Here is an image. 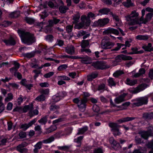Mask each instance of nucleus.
<instances>
[{"label":"nucleus","instance_id":"a878e982","mask_svg":"<svg viewBox=\"0 0 153 153\" xmlns=\"http://www.w3.org/2000/svg\"><path fill=\"white\" fill-rule=\"evenodd\" d=\"M97 75L98 74L97 73H93L88 76L87 79L88 81H91L93 79L97 77Z\"/></svg>","mask_w":153,"mask_h":153},{"label":"nucleus","instance_id":"5fc2aeb1","mask_svg":"<svg viewBox=\"0 0 153 153\" xmlns=\"http://www.w3.org/2000/svg\"><path fill=\"white\" fill-rule=\"evenodd\" d=\"M67 67V65L65 64L61 65L59 66L58 68V70L59 71H62L65 70Z\"/></svg>","mask_w":153,"mask_h":153},{"label":"nucleus","instance_id":"79ce46f5","mask_svg":"<svg viewBox=\"0 0 153 153\" xmlns=\"http://www.w3.org/2000/svg\"><path fill=\"white\" fill-rule=\"evenodd\" d=\"M108 85L111 86H114L116 85L114 80L112 78H109L108 80Z\"/></svg>","mask_w":153,"mask_h":153},{"label":"nucleus","instance_id":"3c124183","mask_svg":"<svg viewBox=\"0 0 153 153\" xmlns=\"http://www.w3.org/2000/svg\"><path fill=\"white\" fill-rule=\"evenodd\" d=\"M44 24V23H43L42 22L38 23L36 26V28H39V29L37 30L39 31H40L41 29L42 28Z\"/></svg>","mask_w":153,"mask_h":153},{"label":"nucleus","instance_id":"4c0bfd02","mask_svg":"<svg viewBox=\"0 0 153 153\" xmlns=\"http://www.w3.org/2000/svg\"><path fill=\"white\" fill-rule=\"evenodd\" d=\"M123 74L124 72L122 71L118 70L114 72L113 74V75L114 77H117Z\"/></svg>","mask_w":153,"mask_h":153},{"label":"nucleus","instance_id":"c03bdc74","mask_svg":"<svg viewBox=\"0 0 153 153\" xmlns=\"http://www.w3.org/2000/svg\"><path fill=\"white\" fill-rule=\"evenodd\" d=\"M20 12L19 11H17L11 13L10 16L11 17L16 18L20 15Z\"/></svg>","mask_w":153,"mask_h":153},{"label":"nucleus","instance_id":"6ab92c4d","mask_svg":"<svg viewBox=\"0 0 153 153\" xmlns=\"http://www.w3.org/2000/svg\"><path fill=\"white\" fill-rule=\"evenodd\" d=\"M138 49L136 48H131V50L132 51V52L129 53H126V51H123L122 53H126L127 54L131 55L133 54H137V53H142L143 52V51H138Z\"/></svg>","mask_w":153,"mask_h":153},{"label":"nucleus","instance_id":"9b49d317","mask_svg":"<svg viewBox=\"0 0 153 153\" xmlns=\"http://www.w3.org/2000/svg\"><path fill=\"white\" fill-rule=\"evenodd\" d=\"M66 94L65 92H60L52 97V100L53 101L56 102L62 99Z\"/></svg>","mask_w":153,"mask_h":153},{"label":"nucleus","instance_id":"37998d69","mask_svg":"<svg viewBox=\"0 0 153 153\" xmlns=\"http://www.w3.org/2000/svg\"><path fill=\"white\" fill-rule=\"evenodd\" d=\"M80 15L79 14H77L75 15L73 17L74 23H76L78 22L79 19Z\"/></svg>","mask_w":153,"mask_h":153},{"label":"nucleus","instance_id":"338daca9","mask_svg":"<svg viewBox=\"0 0 153 153\" xmlns=\"http://www.w3.org/2000/svg\"><path fill=\"white\" fill-rule=\"evenodd\" d=\"M73 28L72 25H68L66 27V30L68 32H70L71 31Z\"/></svg>","mask_w":153,"mask_h":153},{"label":"nucleus","instance_id":"423d86ee","mask_svg":"<svg viewBox=\"0 0 153 153\" xmlns=\"http://www.w3.org/2000/svg\"><path fill=\"white\" fill-rule=\"evenodd\" d=\"M109 126L111 128V131L115 136L119 135L121 134L118 129V127L117 124L114 123H110Z\"/></svg>","mask_w":153,"mask_h":153},{"label":"nucleus","instance_id":"680f3d73","mask_svg":"<svg viewBox=\"0 0 153 153\" xmlns=\"http://www.w3.org/2000/svg\"><path fill=\"white\" fill-rule=\"evenodd\" d=\"M69 76L72 78H74L76 77V73L75 72H73L69 74Z\"/></svg>","mask_w":153,"mask_h":153},{"label":"nucleus","instance_id":"a211bd4d","mask_svg":"<svg viewBox=\"0 0 153 153\" xmlns=\"http://www.w3.org/2000/svg\"><path fill=\"white\" fill-rule=\"evenodd\" d=\"M125 82L127 85L133 86L137 83V81L136 79H131L129 78H127Z\"/></svg>","mask_w":153,"mask_h":153},{"label":"nucleus","instance_id":"ddd939ff","mask_svg":"<svg viewBox=\"0 0 153 153\" xmlns=\"http://www.w3.org/2000/svg\"><path fill=\"white\" fill-rule=\"evenodd\" d=\"M36 120V119H34L28 123L22 124L21 125L20 128L23 129L24 130H26L30 127L33 124L35 123Z\"/></svg>","mask_w":153,"mask_h":153},{"label":"nucleus","instance_id":"412c9836","mask_svg":"<svg viewBox=\"0 0 153 153\" xmlns=\"http://www.w3.org/2000/svg\"><path fill=\"white\" fill-rule=\"evenodd\" d=\"M4 42L7 45H13L15 44V41L12 37H10L7 40H4Z\"/></svg>","mask_w":153,"mask_h":153},{"label":"nucleus","instance_id":"aec40b11","mask_svg":"<svg viewBox=\"0 0 153 153\" xmlns=\"http://www.w3.org/2000/svg\"><path fill=\"white\" fill-rule=\"evenodd\" d=\"M91 59L88 56H85L83 58H81V62L84 64H89L91 62Z\"/></svg>","mask_w":153,"mask_h":153},{"label":"nucleus","instance_id":"dca6fc26","mask_svg":"<svg viewBox=\"0 0 153 153\" xmlns=\"http://www.w3.org/2000/svg\"><path fill=\"white\" fill-rule=\"evenodd\" d=\"M127 95L126 93H123L120 96L116 98L114 100L115 103L118 104L124 101V98Z\"/></svg>","mask_w":153,"mask_h":153},{"label":"nucleus","instance_id":"603ef678","mask_svg":"<svg viewBox=\"0 0 153 153\" xmlns=\"http://www.w3.org/2000/svg\"><path fill=\"white\" fill-rule=\"evenodd\" d=\"M45 99V97L44 95H41L37 97L35 100L38 101L44 100Z\"/></svg>","mask_w":153,"mask_h":153},{"label":"nucleus","instance_id":"7ed1b4c3","mask_svg":"<svg viewBox=\"0 0 153 153\" xmlns=\"http://www.w3.org/2000/svg\"><path fill=\"white\" fill-rule=\"evenodd\" d=\"M81 22L76 24L74 28L76 29H80L84 26H88L90 24V19L87 16L85 15L82 16L81 18Z\"/></svg>","mask_w":153,"mask_h":153},{"label":"nucleus","instance_id":"f03ea898","mask_svg":"<svg viewBox=\"0 0 153 153\" xmlns=\"http://www.w3.org/2000/svg\"><path fill=\"white\" fill-rule=\"evenodd\" d=\"M139 13L135 11H133L129 15L125 16L126 20L128 22L130 25H134L137 24L140 25L141 21L139 19Z\"/></svg>","mask_w":153,"mask_h":153},{"label":"nucleus","instance_id":"09e8293b","mask_svg":"<svg viewBox=\"0 0 153 153\" xmlns=\"http://www.w3.org/2000/svg\"><path fill=\"white\" fill-rule=\"evenodd\" d=\"M59 108V107L56 105H52L51 106L50 110L51 111H54L56 114L58 113L57 110Z\"/></svg>","mask_w":153,"mask_h":153},{"label":"nucleus","instance_id":"f3484780","mask_svg":"<svg viewBox=\"0 0 153 153\" xmlns=\"http://www.w3.org/2000/svg\"><path fill=\"white\" fill-rule=\"evenodd\" d=\"M65 51L68 54L72 55L74 53L75 49L74 47L70 45L65 48Z\"/></svg>","mask_w":153,"mask_h":153},{"label":"nucleus","instance_id":"e433bc0d","mask_svg":"<svg viewBox=\"0 0 153 153\" xmlns=\"http://www.w3.org/2000/svg\"><path fill=\"white\" fill-rule=\"evenodd\" d=\"M39 113V111L37 109L34 110L33 111L31 110L29 111V115L30 117H32L33 116L37 115Z\"/></svg>","mask_w":153,"mask_h":153},{"label":"nucleus","instance_id":"de8ad7c7","mask_svg":"<svg viewBox=\"0 0 153 153\" xmlns=\"http://www.w3.org/2000/svg\"><path fill=\"white\" fill-rule=\"evenodd\" d=\"M89 43L88 41L87 40H83L81 45V46L82 48H85L88 46Z\"/></svg>","mask_w":153,"mask_h":153},{"label":"nucleus","instance_id":"1a4fd4ad","mask_svg":"<svg viewBox=\"0 0 153 153\" xmlns=\"http://www.w3.org/2000/svg\"><path fill=\"white\" fill-rule=\"evenodd\" d=\"M92 65L96 68L103 69L107 68L105 63L104 62H96L92 63Z\"/></svg>","mask_w":153,"mask_h":153},{"label":"nucleus","instance_id":"8fccbe9b","mask_svg":"<svg viewBox=\"0 0 153 153\" xmlns=\"http://www.w3.org/2000/svg\"><path fill=\"white\" fill-rule=\"evenodd\" d=\"M68 9V8L65 6H61L59 7V11L62 13H65Z\"/></svg>","mask_w":153,"mask_h":153},{"label":"nucleus","instance_id":"49530a36","mask_svg":"<svg viewBox=\"0 0 153 153\" xmlns=\"http://www.w3.org/2000/svg\"><path fill=\"white\" fill-rule=\"evenodd\" d=\"M47 121V118L46 117L42 118L40 120H38V122L42 125L45 124Z\"/></svg>","mask_w":153,"mask_h":153},{"label":"nucleus","instance_id":"a19ab883","mask_svg":"<svg viewBox=\"0 0 153 153\" xmlns=\"http://www.w3.org/2000/svg\"><path fill=\"white\" fill-rule=\"evenodd\" d=\"M109 11L110 10L109 9L104 8L100 10H99V12L102 14H106L109 12Z\"/></svg>","mask_w":153,"mask_h":153},{"label":"nucleus","instance_id":"4be33fe9","mask_svg":"<svg viewBox=\"0 0 153 153\" xmlns=\"http://www.w3.org/2000/svg\"><path fill=\"white\" fill-rule=\"evenodd\" d=\"M104 32L106 33H112L117 35H118L119 33V32L117 30L113 28H109L103 32V33Z\"/></svg>","mask_w":153,"mask_h":153},{"label":"nucleus","instance_id":"0e129e2a","mask_svg":"<svg viewBox=\"0 0 153 153\" xmlns=\"http://www.w3.org/2000/svg\"><path fill=\"white\" fill-rule=\"evenodd\" d=\"M152 115V114H149L148 113H145L143 114V117L145 118L152 119V118H153V117H151V116Z\"/></svg>","mask_w":153,"mask_h":153},{"label":"nucleus","instance_id":"e2e57ef3","mask_svg":"<svg viewBox=\"0 0 153 153\" xmlns=\"http://www.w3.org/2000/svg\"><path fill=\"white\" fill-rule=\"evenodd\" d=\"M33 72L35 73L34 78L35 79L38 76V75L41 73V71L40 70H34Z\"/></svg>","mask_w":153,"mask_h":153},{"label":"nucleus","instance_id":"c9c22d12","mask_svg":"<svg viewBox=\"0 0 153 153\" xmlns=\"http://www.w3.org/2000/svg\"><path fill=\"white\" fill-rule=\"evenodd\" d=\"M54 140V137L53 136H51L46 140H43V143L46 144L48 143L53 141Z\"/></svg>","mask_w":153,"mask_h":153},{"label":"nucleus","instance_id":"774afa93","mask_svg":"<svg viewBox=\"0 0 153 153\" xmlns=\"http://www.w3.org/2000/svg\"><path fill=\"white\" fill-rule=\"evenodd\" d=\"M85 34V32L81 30L79 31L78 32V33H77V36H82Z\"/></svg>","mask_w":153,"mask_h":153},{"label":"nucleus","instance_id":"473e14b6","mask_svg":"<svg viewBox=\"0 0 153 153\" xmlns=\"http://www.w3.org/2000/svg\"><path fill=\"white\" fill-rule=\"evenodd\" d=\"M152 45L151 43H149L147 45H144L143 47L142 48L145 51H152Z\"/></svg>","mask_w":153,"mask_h":153},{"label":"nucleus","instance_id":"5701e85b","mask_svg":"<svg viewBox=\"0 0 153 153\" xmlns=\"http://www.w3.org/2000/svg\"><path fill=\"white\" fill-rule=\"evenodd\" d=\"M113 19L116 21L115 23L117 26H120L122 25V23L118 16L116 15H113Z\"/></svg>","mask_w":153,"mask_h":153},{"label":"nucleus","instance_id":"4468645a","mask_svg":"<svg viewBox=\"0 0 153 153\" xmlns=\"http://www.w3.org/2000/svg\"><path fill=\"white\" fill-rule=\"evenodd\" d=\"M137 102L134 103V104L137 106H139L146 104L148 102L147 98L146 97H140L139 98Z\"/></svg>","mask_w":153,"mask_h":153},{"label":"nucleus","instance_id":"864d4df0","mask_svg":"<svg viewBox=\"0 0 153 153\" xmlns=\"http://www.w3.org/2000/svg\"><path fill=\"white\" fill-rule=\"evenodd\" d=\"M25 20L29 24H31L34 22V20L33 19L27 17Z\"/></svg>","mask_w":153,"mask_h":153},{"label":"nucleus","instance_id":"a18cd8bd","mask_svg":"<svg viewBox=\"0 0 153 153\" xmlns=\"http://www.w3.org/2000/svg\"><path fill=\"white\" fill-rule=\"evenodd\" d=\"M88 129L87 126H85L82 128L80 129L79 130V132L77 133V134H82L85 132Z\"/></svg>","mask_w":153,"mask_h":153},{"label":"nucleus","instance_id":"72a5a7b5","mask_svg":"<svg viewBox=\"0 0 153 153\" xmlns=\"http://www.w3.org/2000/svg\"><path fill=\"white\" fill-rule=\"evenodd\" d=\"M123 5L126 7H129L133 5V4L131 2V0H127L126 1L123 3Z\"/></svg>","mask_w":153,"mask_h":153},{"label":"nucleus","instance_id":"2f4dec72","mask_svg":"<svg viewBox=\"0 0 153 153\" xmlns=\"http://www.w3.org/2000/svg\"><path fill=\"white\" fill-rule=\"evenodd\" d=\"M134 119L133 117H127L124 118L119 120H118V122L120 123H122L125 122L129 121L131 120Z\"/></svg>","mask_w":153,"mask_h":153},{"label":"nucleus","instance_id":"0eeeda50","mask_svg":"<svg viewBox=\"0 0 153 153\" xmlns=\"http://www.w3.org/2000/svg\"><path fill=\"white\" fill-rule=\"evenodd\" d=\"M109 21V19L108 18H104L100 19L97 21L94 22V26L99 27H103L105 25L108 24Z\"/></svg>","mask_w":153,"mask_h":153},{"label":"nucleus","instance_id":"bb28decb","mask_svg":"<svg viewBox=\"0 0 153 153\" xmlns=\"http://www.w3.org/2000/svg\"><path fill=\"white\" fill-rule=\"evenodd\" d=\"M42 143H43V141L42 142H39L34 146L35 149H34V152H37L38 150L41 149Z\"/></svg>","mask_w":153,"mask_h":153},{"label":"nucleus","instance_id":"c756f323","mask_svg":"<svg viewBox=\"0 0 153 153\" xmlns=\"http://www.w3.org/2000/svg\"><path fill=\"white\" fill-rule=\"evenodd\" d=\"M57 127L55 125H53L51 126L49 128L46 129V133H49L56 130Z\"/></svg>","mask_w":153,"mask_h":153},{"label":"nucleus","instance_id":"58836bf2","mask_svg":"<svg viewBox=\"0 0 153 153\" xmlns=\"http://www.w3.org/2000/svg\"><path fill=\"white\" fill-rule=\"evenodd\" d=\"M13 99V94L9 93L8 94L7 97L5 98L4 101L6 102H7L11 101Z\"/></svg>","mask_w":153,"mask_h":153},{"label":"nucleus","instance_id":"f8f14e48","mask_svg":"<svg viewBox=\"0 0 153 153\" xmlns=\"http://www.w3.org/2000/svg\"><path fill=\"white\" fill-rule=\"evenodd\" d=\"M132 58L130 56H125L121 54L115 58V61L117 62H120L122 60H130Z\"/></svg>","mask_w":153,"mask_h":153},{"label":"nucleus","instance_id":"cd10ccee","mask_svg":"<svg viewBox=\"0 0 153 153\" xmlns=\"http://www.w3.org/2000/svg\"><path fill=\"white\" fill-rule=\"evenodd\" d=\"M130 102H126L122 104L121 105L118 106L120 108V110H123L126 109L130 105Z\"/></svg>","mask_w":153,"mask_h":153},{"label":"nucleus","instance_id":"393cba45","mask_svg":"<svg viewBox=\"0 0 153 153\" xmlns=\"http://www.w3.org/2000/svg\"><path fill=\"white\" fill-rule=\"evenodd\" d=\"M110 143L113 145V148L116 149H117L116 147H118L119 145V143H117L114 140L113 137H111L110 138Z\"/></svg>","mask_w":153,"mask_h":153},{"label":"nucleus","instance_id":"69168bd1","mask_svg":"<svg viewBox=\"0 0 153 153\" xmlns=\"http://www.w3.org/2000/svg\"><path fill=\"white\" fill-rule=\"evenodd\" d=\"M60 150H66L68 149L69 147L68 146H58L57 147Z\"/></svg>","mask_w":153,"mask_h":153},{"label":"nucleus","instance_id":"7c9ffc66","mask_svg":"<svg viewBox=\"0 0 153 153\" xmlns=\"http://www.w3.org/2000/svg\"><path fill=\"white\" fill-rule=\"evenodd\" d=\"M149 38V37L147 35H138L137 36L136 38L139 40H147Z\"/></svg>","mask_w":153,"mask_h":153},{"label":"nucleus","instance_id":"f257e3e1","mask_svg":"<svg viewBox=\"0 0 153 153\" xmlns=\"http://www.w3.org/2000/svg\"><path fill=\"white\" fill-rule=\"evenodd\" d=\"M18 32L22 42L24 44L30 45L35 42V39L33 35L29 33L19 30Z\"/></svg>","mask_w":153,"mask_h":153},{"label":"nucleus","instance_id":"f704fd0d","mask_svg":"<svg viewBox=\"0 0 153 153\" xmlns=\"http://www.w3.org/2000/svg\"><path fill=\"white\" fill-rule=\"evenodd\" d=\"M145 72V71L144 69L141 68L140 69L139 72L135 74L134 76L135 77H138L140 75L144 74Z\"/></svg>","mask_w":153,"mask_h":153},{"label":"nucleus","instance_id":"b1692460","mask_svg":"<svg viewBox=\"0 0 153 153\" xmlns=\"http://www.w3.org/2000/svg\"><path fill=\"white\" fill-rule=\"evenodd\" d=\"M27 145L24 144H22L19 145L17 147V150L21 153H24L26 151L27 149L24 148L23 147Z\"/></svg>","mask_w":153,"mask_h":153},{"label":"nucleus","instance_id":"9d476101","mask_svg":"<svg viewBox=\"0 0 153 153\" xmlns=\"http://www.w3.org/2000/svg\"><path fill=\"white\" fill-rule=\"evenodd\" d=\"M153 128L152 127H150L147 132L143 131L141 132L140 133L142 137L145 139H146L149 136L153 134Z\"/></svg>","mask_w":153,"mask_h":153},{"label":"nucleus","instance_id":"20e7f679","mask_svg":"<svg viewBox=\"0 0 153 153\" xmlns=\"http://www.w3.org/2000/svg\"><path fill=\"white\" fill-rule=\"evenodd\" d=\"M73 102L78 104V105L79 110L81 111H84L85 109V103L86 100L85 99H83L79 100L78 98H76L73 100Z\"/></svg>","mask_w":153,"mask_h":153},{"label":"nucleus","instance_id":"6e6552de","mask_svg":"<svg viewBox=\"0 0 153 153\" xmlns=\"http://www.w3.org/2000/svg\"><path fill=\"white\" fill-rule=\"evenodd\" d=\"M114 44L113 42L103 39L101 42V46L103 49H108L111 48L114 46Z\"/></svg>","mask_w":153,"mask_h":153},{"label":"nucleus","instance_id":"6e6d98bb","mask_svg":"<svg viewBox=\"0 0 153 153\" xmlns=\"http://www.w3.org/2000/svg\"><path fill=\"white\" fill-rule=\"evenodd\" d=\"M93 110L95 112H98L100 110L99 107L97 105L94 104L93 107Z\"/></svg>","mask_w":153,"mask_h":153},{"label":"nucleus","instance_id":"4d7b16f0","mask_svg":"<svg viewBox=\"0 0 153 153\" xmlns=\"http://www.w3.org/2000/svg\"><path fill=\"white\" fill-rule=\"evenodd\" d=\"M45 39L47 41L50 42L53 40V36L51 35H48L45 36Z\"/></svg>","mask_w":153,"mask_h":153},{"label":"nucleus","instance_id":"052dcab7","mask_svg":"<svg viewBox=\"0 0 153 153\" xmlns=\"http://www.w3.org/2000/svg\"><path fill=\"white\" fill-rule=\"evenodd\" d=\"M55 1L54 0H53L52 1L49 2L48 3V5L51 8H54L55 7L54 3Z\"/></svg>","mask_w":153,"mask_h":153},{"label":"nucleus","instance_id":"39448f33","mask_svg":"<svg viewBox=\"0 0 153 153\" xmlns=\"http://www.w3.org/2000/svg\"><path fill=\"white\" fill-rule=\"evenodd\" d=\"M147 87V86L146 84H142L139 85L136 88H130L129 89V91L133 94H136L143 90Z\"/></svg>","mask_w":153,"mask_h":153},{"label":"nucleus","instance_id":"2eb2a0df","mask_svg":"<svg viewBox=\"0 0 153 153\" xmlns=\"http://www.w3.org/2000/svg\"><path fill=\"white\" fill-rule=\"evenodd\" d=\"M153 16V13H149L146 14L144 19L143 18V20L141 21V24H146L148 22L150 21Z\"/></svg>","mask_w":153,"mask_h":153},{"label":"nucleus","instance_id":"bf43d9fd","mask_svg":"<svg viewBox=\"0 0 153 153\" xmlns=\"http://www.w3.org/2000/svg\"><path fill=\"white\" fill-rule=\"evenodd\" d=\"M59 79H63L65 80H68L70 79L68 77L65 76H60L58 77Z\"/></svg>","mask_w":153,"mask_h":153},{"label":"nucleus","instance_id":"ea45409f","mask_svg":"<svg viewBox=\"0 0 153 153\" xmlns=\"http://www.w3.org/2000/svg\"><path fill=\"white\" fill-rule=\"evenodd\" d=\"M2 97L0 96V113L2 112L4 109V106L2 102Z\"/></svg>","mask_w":153,"mask_h":153},{"label":"nucleus","instance_id":"c85d7f7f","mask_svg":"<svg viewBox=\"0 0 153 153\" xmlns=\"http://www.w3.org/2000/svg\"><path fill=\"white\" fill-rule=\"evenodd\" d=\"M33 104H31L29 105L25 106L23 109V111L24 112H26L28 110L30 111L33 108Z\"/></svg>","mask_w":153,"mask_h":153},{"label":"nucleus","instance_id":"13d9d810","mask_svg":"<svg viewBox=\"0 0 153 153\" xmlns=\"http://www.w3.org/2000/svg\"><path fill=\"white\" fill-rule=\"evenodd\" d=\"M54 74L53 72H50L44 75V77L46 78H49L52 76Z\"/></svg>","mask_w":153,"mask_h":153}]
</instances>
